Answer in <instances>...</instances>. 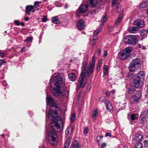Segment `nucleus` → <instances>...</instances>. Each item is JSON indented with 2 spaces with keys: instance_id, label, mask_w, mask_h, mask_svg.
Segmentation results:
<instances>
[{
  "instance_id": "44",
  "label": "nucleus",
  "mask_w": 148,
  "mask_h": 148,
  "mask_svg": "<svg viewBox=\"0 0 148 148\" xmlns=\"http://www.w3.org/2000/svg\"><path fill=\"white\" fill-rule=\"evenodd\" d=\"M121 19H117L114 24L115 26H117L118 24L121 22Z\"/></svg>"
},
{
  "instance_id": "43",
  "label": "nucleus",
  "mask_w": 148,
  "mask_h": 148,
  "mask_svg": "<svg viewBox=\"0 0 148 148\" xmlns=\"http://www.w3.org/2000/svg\"><path fill=\"white\" fill-rule=\"evenodd\" d=\"M14 23L17 26H19L20 25V22L18 20H15L14 21Z\"/></svg>"
},
{
  "instance_id": "54",
  "label": "nucleus",
  "mask_w": 148,
  "mask_h": 148,
  "mask_svg": "<svg viewBox=\"0 0 148 148\" xmlns=\"http://www.w3.org/2000/svg\"><path fill=\"white\" fill-rule=\"evenodd\" d=\"M106 137H107L109 136L111 137V134L109 133H107L105 134Z\"/></svg>"
},
{
  "instance_id": "26",
  "label": "nucleus",
  "mask_w": 148,
  "mask_h": 148,
  "mask_svg": "<svg viewBox=\"0 0 148 148\" xmlns=\"http://www.w3.org/2000/svg\"><path fill=\"white\" fill-rule=\"evenodd\" d=\"M71 137L70 136L66 140L63 148H68L70 143Z\"/></svg>"
},
{
  "instance_id": "31",
  "label": "nucleus",
  "mask_w": 148,
  "mask_h": 148,
  "mask_svg": "<svg viewBox=\"0 0 148 148\" xmlns=\"http://www.w3.org/2000/svg\"><path fill=\"white\" fill-rule=\"evenodd\" d=\"M108 66L104 65L103 67V73L104 75L106 76L107 75L108 73Z\"/></svg>"
},
{
  "instance_id": "3",
  "label": "nucleus",
  "mask_w": 148,
  "mask_h": 148,
  "mask_svg": "<svg viewBox=\"0 0 148 148\" xmlns=\"http://www.w3.org/2000/svg\"><path fill=\"white\" fill-rule=\"evenodd\" d=\"M52 112H53L54 114L56 115L57 114L56 112H53V111L51 110H49L48 114V116L49 118L51 120V122L50 125L53 128V129H55V128L57 129H59L60 126L58 123L57 122H56L54 121V122H53V121H54L53 120L55 119L56 116H53V114L52 113Z\"/></svg>"
},
{
  "instance_id": "51",
  "label": "nucleus",
  "mask_w": 148,
  "mask_h": 148,
  "mask_svg": "<svg viewBox=\"0 0 148 148\" xmlns=\"http://www.w3.org/2000/svg\"><path fill=\"white\" fill-rule=\"evenodd\" d=\"M102 63V62L101 60H99L97 64V67H100L101 66V64Z\"/></svg>"
},
{
  "instance_id": "48",
  "label": "nucleus",
  "mask_w": 148,
  "mask_h": 148,
  "mask_svg": "<svg viewBox=\"0 0 148 148\" xmlns=\"http://www.w3.org/2000/svg\"><path fill=\"white\" fill-rule=\"evenodd\" d=\"M144 144L145 147H148V142L146 140H145L144 142Z\"/></svg>"
},
{
  "instance_id": "39",
  "label": "nucleus",
  "mask_w": 148,
  "mask_h": 148,
  "mask_svg": "<svg viewBox=\"0 0 148 148\" xmlns=\"http://www.w3.org/2000/svg\"><path fill=\"white\" fill-rule=\"evenodd\" d=\"M41 3V2L38 1H35L34 3V6L36 8H37L39 6V4Z\"/></svg>"
},
{
  "instance_id": "36",
  "label": "nucleus",
  "mask_w": 148,
  "mask_h": 148,
  "mask_svg": "<svg viewBox=\"0 0 148 148\" xmlns=\"http://www.w3.org/2000/svg\"><path fill=\"white\" fill-rule=\"evenodd\" d=\"M102 29L101 28H98L94 32V34L97 35L99 34L102 30Z\"/></svg>"
},
{
  "instance_id": "32",
  "label": "nucleus",
  "mask_w": 148,
  "mask_h": 148,
  "mask_svg": "<svg viewBox=\"0 0 148 148\" xmlns=\"http://www.w3.org/2000/svg\"><path fill=\"white\" fill-rule=\"evenodd\" d=\"M65 14L60 15L58 16H56L53 17L52 18H64L67 17Z\"/></svg>"
},
{
  "instance_id": "57",
  "label": "nucleus",
  "mask_w": 148,
  "mask_h": 148,
  "mask_svg": "<svg viewBox=\"0 0 148 148\" xmlns=\"http://www.w3.org/2000/svg\"><path fill=\"white\" fill-rule=\"evenodd\" d=\"M108 55V52L106 51L105 50L104 51V55L103 57H106Z\"/></svg>"
},
{
  "instance_id": "19",
  "label": "nucleus",
  "mask_w": 148,
  "mask_h": 148,
  "mask_svg": "<svg viewBox=\"0 0 148 148\" xmlns=\"http://www.w3.org/2000/svg\"><path fill=\"white\" fill-rule=\"evenodd\" d=\"M107 109L110 112H113L112 107L111 103L108 101L107 100L105 102Z\"/></svg>"
},
{
  "instance_id": "52",
  "label": "nucleus",
  "mask_w": 148,
  "mask_h": 148,
  "mask_svg": "<svg viewBox=\"0 0 148 148\" xmlns=\"http://www.w3.org/2000/svg\"><path fill=\"white\" fill-rule=\"evenodd\" d=\"M106 146V144L105 143H103L101 145V148H104Z\"/></svg>"
},
{
  "instance_id": "7",
  "label": "nucleus",
  "mask_w": 148,
  "mask_h": 148,
  "mask_svg": "<svg viewBox=\"0 0 148 148\" xmlns=\"http://www.w3.org/2000/svg\"><path fill=\"white\" fill-rule=\"evenodd\" d=\"M141 95V93L140 92L138 91L134 95L131 96L130 97V99L132 104L138 103Z\"/></svg>"
},
{
  "instance_id": "59",
  "label": "nucleus",
  "mask_w": 148,
  "mask_h": 148,
  "mask_svg": "<svg viewBox=\"0 0 148 148\" xmlns=\"http://www.w3.org/2000/svg\"><path fill=\"white\" fill-rule=\"evenodd\" d=\"M25 47H23L21 50V52H24L25 51Z\"/></svg>"
},
{
  "instance_id": "14",
  "label": "nucleus",
  "mask_w": 148,
  "mask_h": 148,
  "mask_svg": "<svg viewBox=\"0 0 148 148\" xmlns=\"http://www.w3.org/2000/svg\"><path fill=\"white\" fill-rule=\"evenodd\" d=\"M138 113L132 114L129 117H128V119L130 121L131 123L134 121L138 119Z\"/></svg>"
},
{
  "instance_id": "37",
  "label": "nucleus",
  "mask_w": 148,
  "mask_h": 148,
  "mask_svg": "<svg viewBox=\"0 0 148 148\" xmlns=\"http://www.w3.org/2000/svg\"><path fill=\"white\" fill-rule=\"evenodd\" d=\"M103 138V136L101 135L97 136V140L98 143L99 145L100 142L102 141V140H101V139H102Z\"/></svg>"
},
{
  "instance_id": "38",
  "label": "nucleus",
  "mask_w": 148,
  "mask_h": 148,
  "mask_svg": "<svg viewBox=\"0 0 148 148\" xmlns=\"http://www.w3.org/2000/svg\"><path fill=\"white\" fill-rule=\"evenodd\" d=\"M72 128L69 127H67L65 130V134L68 136L69 133L72 130Z\"/></svg>"
},
{
  "instance_id": "8",
  "label": "nucleus",
  "mask_w": 148,
  "mask_h": 148,
  "mask_svg": "<svg viewBox=\"0 0 148 148\" xmlns=\"http://www.w3.org/2000/svg\"><path fill=\"white\" fill-rule=\"evenodd\" d=\"M133 81L134 86L138 88H139L142 86L144 82V81L136 77H134Z\"/></svg>"
},
{
  "instance_id": "47",
  "label": "nucleus",
  "mask_w": 148,
  "mask_h": 148,
  "mask_svg": "<svg viewBox=\"0 0 148 148\" xmlns=\"http://www.w3.org/2000/svg\"><path fill=\"white\" fill-rule=\"evenodd\" d=\"M145 3H145V2H143V3H142L140 5L141 8H143L144 7H146Z\"/></svg>"
},
{
  "instance_id": "55",
  "label": "nucleus",
  "mask_w": 148,
  "mask_h": 148,
  "mask_svg": "<svg viewBox=\"0 0 148 148\" xmlns=\"http://www.w3.org/2000/svg\"><path fill=\"white\" fill-rule=\"evenodd\" d=\"M107 16V15L106 14H105L101 18H108Z\"/></svg>"
},
{
  "instance_id": "9",
  "label": "nucleus",
  "mask_w": 148,
  "mask_h": 148,
  "mask_svg": "<svg viewBox=\"0 0 148 148\" xmlns=\"http://www.w3.org/2000/svg\"><path fill=\"white\" fill-rule=\"evenodd\" d=\"M85 26V24L83 19H79L77 21V27L79 30L81 31L83 30Z\"/></svg>"
},
{
  "instance_id": "20",
  "label": "nucleus",
  "mask_w": 148,
  "mask_h": 148,
  "mask_svg": "<svg viewBox=\"0 0 148 148\" xmlns=\"http://www.w3.org/2000/svg\"><path fill=\"white\" fill-rule=\"evenodd\" d=\"M143 138V136L141 134H137L134 136L133 140L136 141H140Z\"/></svg>"
},
{
  "instance_id": "23",
  "label": "nucleus",
  "mask_w": 148,
  "mask_h": 148,
  "mask_svg": "<svg viewBox=\"0 0 148 148\" xmlns=\"http://www.w3.org/2000/svg\"><path fill=\"white\" fill-rule=\"evenodd\" d=\"M47 102L50 105H53L54 103V101L53 98L50 95L47 97Z\"/></svg>"
},
{
  "instance_id": "21",
  "label": "nucleus",
  "mask_w": 148,
  "mask_h": 148,
  "mask_svg": "<svg viewBox=\"0 0 148 148\" xmlns=\"http://www.w3.org/2000/svg\"><path fill=\"white\" fill-rule=\"evenodd\" d=\"M145 75L144 71H140L136 77L140 79L141 80L144 81L145 78Z\"/></svg>"
},
{
  "instance_id": "62",
  "label": "nucleus",
  "mask_w": 148,
  "mask_h": 148,
  "mask_svg": "<svg viewBox=\"0 0 148 148\" xmlns=\"http://www.w3.org/2000/svg\"><path fill=\"white\" fill-rule=\"evenodd\" d=\"M64 7L65 8H67L68 7V5L67 3H66Z\"/></svg>"
},
{
  "instance_id": "41",
  "label": "nucleus",
  "mask_w": 148,
  "mask_h": 148,
  "mask_svg": "<svg viewBox=\"0 0 148 148\" xmlns=\"http://www.w3.org/2000/svg\"><path fill=\"white\" fill-rule=\"evenodd\" d=\"M135 92V90L133 88H130L129 89V93L131 94H133Z\"/></svg>"
},
{
  "instance_id": "33",
  "label": "nucleus",
  "mask_w": 148,
  "mask_h": 148,
  "mask_svg": "<svg viewBox=\"0 0 148 148\" xmlns=\"http://www.w3.org/2000/svg\"><path fill=\"white\" fill-rule=\"evenodd\" d=\"M76 118V114L75 113H73L72 114L71 118H70V122L71 123H72L74 122Z\"/></svg>"
},
{
  "instance_id": "10",
  "label": "nucleus",
  "mask_w": 148,
  "mask_h": 148,
  "mask_svg": "<svg viewBox=\"0 0 148 148\" xmlns=\"http://www.w3.org/2000/svg\"><path fill=\"white\" fill-rule=\"evenodd\" d=\"M134 25L140 28L143 27L144 25V22L143 20L140 19H137L134 23Z\"/></svg>"
},
{
  "instance_id": "17",
  "label": "nucleus",
  "mask_w": 148,
  "mask_h": 148,
  "mask_svg": "<svg viewBox=\"0 0 148 148\" xmlns=\"http://www.w3.org/2000/svg\"><path fill=\"white\" fill-rule=\"evenodd\" d=\"M139 31V29L136 27H131L129 29V31L132 33L136 34Z\"/></svg>"
},
{
  "instance_id": "63",
  "label": "nucleus",
  "mask_w": 148,
  "mask_h": 148,
  "mask_svg": "<svg viewBox=\"0 0 148 148\" xmlns=\"http://www.w3.org/2000/svg\"><path fill=\"white\" fill-rule=\"evenodd\" d=\"M47 19H42V21L43 22H46Z\"/></svg>"
},
{
  "instance_id": "35",
  "label": "nucleus",
  "mask_w": 148,
  "mask_h": 148,
  "mask_svg": "<svg viewBox=\"0 0 148 148\" xmlns=\"http://www.w3.org/2000/svg\"><path fill=\"white\" fill-rule=\"evenodd\" d=\"M32 37H28L26 38V39L24 40V41L26 43H29L32 42Z\"/></svg>"
},
{
  "instance_id": "13",
  "label": "nucleus",
  "mask_w": 148,
  "mask_h": 148,
  "mask_svg": "<svg viewBox=\"0 0 148 148\" xmlns=\"http://www.w3.org/2000/svg\"><path fill=\"white\" fill-rule=\"evenodd\" d=\"M130 54L127 53L125 52H120L118 54L119 57L122 60H125L127 58L130 56Z\"/></svg>"
},
{
  "instance_id": "24",
  "label": "nucleus",
  "mask_w": 148,
  "mask_h": 148,
  "mask_svg": "<svg viewBox=\"0 0 148 148\" xmlns=\"http://www.w3.org/2000/svg\"><path fill=\"white\" fill-rule=\"evenodd\" d=\"M71 146L72 148H79L80 145L79 144V142L77 140H75L71 143Z\"/></svg>"
},
{
  "instance_id": "50",
  "label": "nucleus",
  "mask_w": 148,
  "mask_h": 148,
  "mask_svg": "<svg viewBox=\"0 0 148 148\" xmlns=\"http://www.w3.org/2000/svg\"><path fill=\"white\" fill-rule=\"evenodd\" d=\"M97 41V40H92V44H91V45L92 46H94L95 45Z\"/></svg>"
},
{
  "instance_id": "34",
  "label": "nucleus",
  "mask_w": 148,
  "mask_h": 148,
  "mask_svg": "<svg viewBox=\"0 0 148 148\" xmlns=\"http://www.w3.org/2000/svg\"><path fill=\"white\" fill-rule=\"evenodd\" d=\"M142 147L143 144L141 143H137L134 145V148H142Z\"/></svg>"
},
{
  "instance_id": "40",
  "label": "nucleus",
  "mask_w": 148,
  "mask_h": 148,
  "mask_svg": "<svg viewBox=\"0 0 148 148\" xmlns=\"http://www.w3.org/2000/svg\"><path fill=\"white\" fill-rule=\"evenodd\" d=\"M106 21V19H101L100 21V26L101 27L103 26L104 23Z\"/></svg>"
},
{
  "instance_id": "12",
  "label": "nucleus",
  "mask_w": 148,
  "mask_h": 148,
  "mask_svg": "<svg viewBox=\"0 0 148 148\" xmlns=\"http://www.w3.org/2000/svg\"><path fill=\"white\" fill-rule=\"evenodd\" d=\"M26 14L28 15H29L30 12H34L35 11L34 7L32 5H28L26 6L25 8Z\"/></svg>"
},
{
  "instance_id": "56",
  "label": "nucleus",
  "mask_w": 148,
  "mask_h": 148,
  "mask_svg": "<svg viewBox=\"0 0 148 148\" xmlns=\"http://www.w3.org/2000/svg\"><path fill=\"white\" fill-rule=\"evenodd\" d=\"M101 53V50L99 49H98L97 50V53L98 55H100Z\"/></svg>"
},
{
  "instance_id": "2",
  "label": "nucleus",
  "mask_w": 148,
  "mask_h": 148,
  "mask_svg": "<svg viewBox=\"0 0 148 148\" xmlns=\"http://www.w3.org/2000/svg\"><path fill=\"white\" fill-rule=\"evenodd\" d=\"M95 62V58L93 56L92 58V62L90 63L88 68L87 70H86V68L88 62L86 61L83 62L82 65L81 74H86L87 73V75L88 76L90 74L93 73L94 69Z\"/></svg>"
},
{
  "instance_id": "11",
  "label": "nucleus",
  "mask_w": 148,
  "mask_h": 148,
  "mask_svg": "<svg viewBox=\"0 0 148 148\" xmlns=\"http://www.w3.org/2000/svg\"><path fill=\"white\" fill-rule=\"evenodd\" d=\"M89 7V5L88 4H83L79 8V12L80 13H83L86 11L88 9Z\"/></svg>"
},
{
  "instance_id": "49",
  "label": "nucleus",
  "mask_w": 148,
  "mask_h": 148,
  "mask_svg": "<svg viewBox=\"0 0 148 148\" xmlns=\"http://www.w3.org/2000/svg\"><path fill=\"white\" fill-rule=\"evenodd\" d=\"M92 40H95L97 41V35L94 34Z\"/></svg>"
},
{
  "instance_id": "45",
  "label": "nucleus",
  "mask_w": 148,
  "mask_h": 148,
  "mask_svg": "<svg viewBox=\"0 0 148 148\" xmlns=\"http://www.w3.org/2000/svg\"><path fill=\"white\" fill-rule=\"evenodd\" d=\"M5 56V53L2 52H0V57L2 58H4Z\"/></svg>"
},
{
  "instance_id": "5",
  "label": "nucleus",
  "mask_w": 148,
  "mask_h": 148,
  "mask_svg": "<svg viewBox=\"0 0 148 148\" xmlns=\"http://www.w3.org/2000/svg\"><path fill=\"white\" fill-rule=\"evenodd\" d=\"M56 132V131H54V132L52 133L51 131L49 133L48 141L49 143L51 145H55L57 143V136L55 133Z\"/></svg>"
},
{
  "instance_id": "58",
  "label": "nucleus",
  "mask_w": 148,
  "mask_h": 148,
  "mask_svg": "<svg viewBox=\"0 0 148 148\" xmlns=\"http://www.w3.org/2000/svg\"><path fill=\"white\" fill-rule=\"evenodd\" d=\"M123 16H124V15H123V14H120L119 16V17L118 18H123Z\"/></svg>"
},
{
  "instance_id": "46",
  "label": "nucleus",
  "mask_w": 148,
  "mask_h": 148,
  "mask_svg": "<svg viewBox=\"0 0 148 148\" xmlns=\"http://www.w3.org/2000/svg\"><path fill=\"white\" fill-rule=\"evenodd\" d=\"M88 129L87 127H86L84 130L83 133L84 134H87L88 132Z\"/></svg>"
},
{
  "instance_id": "25",
  "label": "nucleus",
  "mask_w": 148,
  "mask_h": 148,
  "mask_svg": "<svg viewBox=\"0 0 148 148\" xmlns=\"http://www.w3.org/2000/svg\"><path fill=\"white\" fill-rule=\"evenodd\" d=\"M68 77L69 79L72 81H75L77 78L75 74L73 73H69Z\"/></svg>"
},
{
  "instance_id": "64",
  "label": "nucleus",
  "mask_w": 148,
  "mask_h": 148,
  "mask_svg": "<svg viewBox=\"0 0 148 148\" xmlns=\"http://www.w3.org/2000/svg\"><path fill=\"white\" fill-rule=\"evenodd\" d=\"M147 91L146 96H147L148 97V85H147Z\"/></svg>"
},
{
  "instance_id": "4",
  "label": "nucleus",
  "mask_w": 148,
  "mask_h": 148,
  "mask_svg": "<svg viewBox=\"0 0 148 148\" xmlns=\"http://www.w3.org/2000/svg\"><path fill=\"white\" fill-rule=\"evenodd\" d=\"M124 42L125 44L134 45L137 42V36L134 35H129L124 38Z\"/></svg>"
},
{
  "instance_id": "42",
  "label": "nucleus",
  "mask_w": 148,
  "mask_h": 148,
  "mask_svg": "<svg viewBox=\"0 0 148 148\" xmlns=\"http://www.w3.org/2000/svg\"><path fill=\"white\" fill-rule=\"evenodd\" d=\"M52 21L56 24H58L60 22L59 19H52Z\"/></svg>"
},
{
  "instance_id": "29",
  "label": "nucleus",
  "mask_w": 148,
  "mask_h": 148,
  "mask_svg": "<svg viewBox=\"0 0 148 148\" xmlns=\"http://www.w3.org/2000/svg\"><path fill=\"white\" fill-rule=\"evenodd\" d=\"M148 33V30L146 29H142L140 31V34L143 36H146Z\"/></svg>"
},
{
  "instance_id": "61",
  "label": "nucleus",
  "mask_w": 148,
  "mask_h": 148,
  "mask_svg": "<svg viewBox=\"0 0 148 148\" xmlns=\"http://www.w3.org/2000/svg\"><path fill=\"white\" fill-rule=\"evenodd\" d=\"M115 92V90H113L110 91V93H112V94H114Z\"/></svg>"
},
{
  "instance_id": "30",
  "label": "nucleus",
  "mask_w": 148,
  "mask_h": 148,
  "mask_svg": "<svg viewBox=\"0 0 148 148\" xmlns=\"http://www.w3.org/2000/svg\"><path fill=\"white\" fill-rule=\"evenodd\" d=\"M133 50V48L130 47H126L125 48V52L129 54Z\"/></svg>"
},
{
  "instance_id": "28",
  "label": "nucleus",
  "mask_w": 148,
  "mask_h": 148,
  "mask_svg": "<svg viewBox=\"0 0 148 148\" xmlns=\"http://www.w3.org/2000/svg\"><path fill=\"white\" fill-rule=\"evenodd\" d=\"M98 112L97 110H94L92 112V116L93 119H95L98 116Z\"/></svg>"
},
{
  "instance_id": "60",
  "label": "nucleus",
  "mask_w": 148,
  "mask_h": 148,
  "mask_svg": "<svg viewBox=\"0 0 148 148\" xmlns=\"http://www.w3.org/2000/svg\"><path fill=\"white\" fill-rule=\"evenodd\" d=\"M106 96L108 97L110 95V92L109 91H106Z\"/></svg>"
},
{
  "instance_id": "27",
  "label": "nucleus",
  "mask_w": 148,
  "mask_h": 148,
  "mask_svg": "<svg viewBox=\"0 0 148 148\" xmlns=\"http://www.w3.org/2000/svg\"><path fill=\"white\" fill-rule=\"evenodd\" d=\"M89 3L91 7L95 6L97 4V0H88Z\"/></svg>"
},
{
  "instance_id": "6",
  "label": "nucleus",
  "mask_w": 148,
  "mask_h": 148,
  "mask_svg": "<svg viewBox=\"0 0 148 148\" xmlns=\"http://www.w3.org/2000/svg\"><path fill=\"white\" fill-rule=\"evenodd\" d=\"M86 75L83 74H81L77 84V88H83L86 85L87 79L85 77Z\"/></svg>"
},
{
  "instance_id": "53",
  "label": "nucleus",
  "mask_w": 148,
  "mask_h": 148,
  "mask_svg": "<svg viewBox=\"0 0 148 148\" xmlns=\"http://www.w3.org/2000/svg\"><path fill=\"white\" fill-rule=\"evenodd\" d=\"M5 61H4L2 60H0V67L1 66L3 63H5Z\"/></svg>"
},
{
  "instance_id": "1",
  "label": "nucleus",
  "mask_w": 148,
  "mask_h": 148,
  "mask_svg": "<svg viewBox=\"0 0 148 148\" xmlns=\"http://www.w3.org/2000/svg\"><path fill=\"white\" fill-rule=\"evenodd\" d=\"M64 76L60 74H58L53 78L54 85L55 87L53 88V95L57 97L61 96L62 95V92L60 90L62 86L64 85Z\"/></svg>"
},
{
  "instance_id": "22",
  "label": "nucleus",
  "mask_w": 148,
  "mask_h": 148,
  "mask_svg": "<svg viewBox=\"0 0 148 148\" xmlns=\"http://www.w3.org/2000/svg\"><path fill=\"white\" fill-rule=\"evenodd\" d=\"M112 6H116V9H118L120 7V4L119 0H112Z\"/></svg>"
},
{
  "instance_id": "16",
  "label": "nucleus",
  "mask_w": 148,
  "mask_h": 148,
  "mask_svg": "<svg viewBox=\"0 0 148 148\" xmlns=\"http://www.w3.org/2000/svg\"><path fill=\"white\" fill-rule=\"evenodd\" d=\"M140 61V58H136L133 59L130 63L138 66H139V67H140L141 62Z\"/></svg>"
},
{
  "instance_id": "18",
  "label": "nucleus",
  "mask_w": 148,
  "mask_h": 148,
  "mask_svg": "<svg viewBox=\"0 0 148 148\" xmlns=\"http://www.w3.org/2000/svg\"><path fill=\"white\" fill-rule=\"evenodd\" d=\"M148 113V110H146L143 111L141 113L140 116V119L142 120L145 121V118L147 116Z\"/></svg>"
},
{
  "instance_id": "15",
  "label": "nucleus",
  "mask_w": 148,
  "mask_h": 148,
  "mask_svg": "<svg viewBox=\"0 0 148 148\" xmlns=\"http://www.w3.org/2000/svg\"><path fill=\"white\" fill-rule=\"evenodd\" d=\"M139 67H139V66H138L135 65H134L131 63H130L129 67V69L130 72H133L138 70L139 69Z\"/></svg>"
}]
</instances>
